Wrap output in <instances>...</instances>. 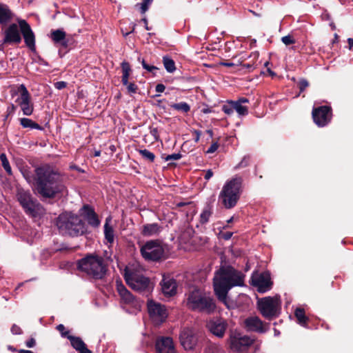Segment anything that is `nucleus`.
<instances>
[{
  "label": "nucleus",
  "mask_w": 353,
  "mask_h": 353,
  "mask_svg": "<svg viewBox=\"0 0 353 353\" xmlns=\"http://www.w3.org/2000/svg\"><path fill=\"white\" fill-rule=\"evenodd\" d=\"M35 189L44 199H54L65 190L61 174L49 165L35 169Z\"/></svg>",
  "instance_id": "obj_1"
},
{
  "label": "nucleus",
  "mask_w": 353,
  "mask_h": 353,
  "mask_svg": "<svg viewBox=\"0 0 353 353\" xmlns=\"http://www.w3.org/2000/svg\"><path fill=\"white\" fill-rule=\"evenodd\" d=\"M244 285L243 274L231 266H223L215 272L213 279L214 294L228 309L231 305L228 299L229 290L234 286Z\"/></svg>",
  "instance_id": "obj_2"
},
{
  "label": "nucleus",
  "mask_w": 353,
  "mask_h": 353,
  "mask_svg": "<svg viewBox=\"0 0 353 353\" xmlns=\"http://www.w3.org/2000/svg\"><path fill=\"white\" fill-rule=\"evenodd\" d=\"M19 26L10 24L4 31L3 43L8 44H19L21 42V33L24 42L31 50H35V36L30 26L25 20H19Z\"/></svg>",
  "instance_id": "obj_3"
},
{
  "label": "nucleus",
  "mask_w": 353,
  "mask_h": 353,
  "mask_svg": "<svg viewBox=\"0 0 353 353\" xmlns=\"http://www.w3.org/2000/svg\"><path fill=\"white\" fill-rule=\"evenodd\" d=\"M243 178L235 175L223 185L219 194V201L225 209L234 208L243 192Z\"/></svg>",
  "instance_id": "obj_4"
},
{
  "label": "nucleus",
  "mask_w": 353,
  "mask_h": 353,
  "mask_svg": "<svg viewBox=\"0 0 353 353\" xmlns=\"http://www.w3.org/2000/svg\"><path fill=\"white\" fill-rule=\"evenodd\" d=\"M185 305L192 311L208 314H212L216 307L213 298L198 289L186 294Z\"/></svg>",
  "instance_id": "obj_5"
},
{
  "label": "nucleus",
  "mask_w": 353,
  "mask_h": 353,
  "mask_svg": "<svg viewBox=\"0 0 353 353\" xmlns=\"http://www.w3.org/2000/svg\"><path fill=\"white\" fill-rule=\"evenodd\" d=\"M57 225L61 233L71 236L83 235L86 232L85 223L81 219L70 212L61 214L57 218Z\"/></svg>",
  "instance_id": "obj_6"
},
{
  "label": "nucleus",
  "mask_w": 353,
  "mask_h": 353,
  "mask_svg": "<svg viewBox=\"0 0 353 353\" xmlns=\"http://www.w3.org/2000/svg\"><path fill=\"white\" fill-rule=\"evenodd\" d=\"M78 269L95 279H102L106 272V267L102 257L92 255L79 261Z\"/></svg>",
  "instance_id": "obj_7"
},
{
  "label": "nucleus",
  "mask_w": 353,
  "mask_h": 353,
  "mask_svg": "<svg viewBox=\"0 0 353 353\" xmlns=\"http://www.w3.org/2000/svg\"><path fill=\"white\" fill-rule=\"evenodd\" d=\"M124 278L127 284L136 291L145 290L150 280L141 273L139 265H128L125 268Z\"/></svg>",
  "instance_id": "obj_8"
},
{
  "label": "nucleus",
  "mask_w": 353,
  "mask_h": 353,
  "mask_svg": "<svg viewBox=\"0 0 353 353\" xmlns=\"http://www.w3.org/2000/svg\"><path fill=\"white\" fill-rule=\"evenodd\" d=\"M17 197L26 213L30 216L37 217L44 213V209L41 204L33 198L29 192L19 191Z\"/></svg>",
  "instance_id": "obj_9"
},
{
  "label": "nucleus",
  "mask_w": 353,
  "mask_h": 353,
  "mask_svg": "<svg viewBox=\"0 0 353 353\" xmlns=\"http://www.w3.org/2000/svg\"><path fill=\"white\" fill-rule=\"evenodd\" d=\"M257 303L260 312L265 318L272 319L279 315L281 303L277 296L262 298Z\"/></svg>",
  "instance_id": "obj_10"
},
{
  "label": "nucleus",
  "mask_w": 353,
  "mask_h": 353,
  "mask_svg": "<svg viewBox=\"0 0 353 353\" xmlns=\"http://www.w3.org/2000/svg\"><path fill=\"white\" fill-rule=\"evenodd\" d=\"M141 253L145 260L157 261L163 258L164 249L159 240H150L141 248Z\"/></svg>",
  "instance_id": "obj_11"
},
{
  "label": "nucleus",
  "mask_w": 353,
  "mask_h": 353,
  "mask_svg": "<svg viewBox=\"0 0 353 353\" xmlns=\"http://www.w3.org/2000/svg\"><path fill=\"white\" fill-rule=\"evenodd\" d=\"M150 317L157 324L163 323L168 316L165 305L153 300H149L147 303Z\"/></svg>",
  "instance_id": "obj_12"
},
{
  "label": "nucleus",
  "mask_w": 353,
  "mask_h": 353,
  "mask_svg": "<svg viewBox=\"0 0 353 353\" xmlns=\"http://www.w3.org/2000/svg\"><path fill=\"white\" fill-rule=\"evenodd\" d=\"M254 342L250 337L237 332H232L230 336V347L236 352H243Z\"/></svg>",
  "instance_id": "obj_13"
},
{
  "label": "nucleus",
  "mask_w": 353,
  "mask_h": 353,
  "mask_svg": "<svg viewBox=\"0 0 353 353\" xmlns=\"http://www.w3.org/2000/svg\"><path fill=\"white\" fill-rule=\"evenodd\" d=\"M332 108L327 105H322L312 110L314 122L319 127L327 125L332 119Z\"/></svg>",
  "instance_id": "obj_14"
},
{
  "label": "nucleus",
  "mask_w": 353,
  "mask_h": 353,
  "mask_svg": "<svg viewBox=\"0 0 353 353\" xmlns=\"http://www.w3.org/2000/svg\"><path fill=\"white\" fill-rule=\"evenodd\" d=\"M252 285L257 288L258 292L264 293L272 288V283L270 274L263 272L252 275Z\"/></svg>",
  "instance_id": "obj_15"
},
{
  "label": "nucleus",
  "mask_w": 353,
  "mask_h": 353,
  "mask_svg": "<svg viewBox=\"0 0 353 353\" xmlns=\"http://www.w3.org/2000/svg\"><path fill=\"white\" fill-rule=\"evenodd\" d=\"M228 324L226 320L222 318L213 319L207 323V327L210 332L218 338H223Z\"/></svg>",
  "instance_id": "obj_16"
},
{
  "label": "nucleus",
  "mask_w": 353,
  "mask_h": 353,
  "mask_svg": "<svg viewBox=\"0 0 353 353\" xmlns=\"http://www.w3.org/2000/svg\"><path fill=\"white\" fill-rule=\"evenodd\" d=\"M179 339L181 345L186 350H192L197 342L194 332L190 328H183L181 331Z\"/></svg>",
  "instance_id": "obj_17"
},
{
  "label": "nucleus",
  "mask_w": 353,
  "mask_h": 353,
  "mask_svg": "<svg viewBox=\"0 0 353 353\" xmlns=\"http://www.w3.org/2000/svg\"><path fill=\"white\" fill-rule=\"evenodd\" d=\"M155 347L157 353H176L173 340L169 336L157 339Z\"/></svg>",
  "instance_id": "obj_18"
},
{
  "label": "nucleus",
  "mask_w": 353,
  "mask_h": 353,
  "mask_svg": "<svg viewBox=\"0 0 353 353\" xmlns=\"http://www.w3.org/2000/svg\"><path fill=\"white\" fill-rule=\"evenodd\" d=\"M117 290L120 296L121 301L128 305L137 306V301L132 294L128 291L121 281H117Z\"/></svg>",
  "instance_id": "obj_19"
},
{
  "label": "nucleus",
  "mask_w": 353,
  "mask_h": 353,
  "mask_svg": "<svg viewBox=\"0 0 353 353\" xmlns=\"http://www.w3.org/2000/svg\"><path fill=\"white\" fill-rule=\"evenodd\" d=\"M122 79L121 81L124 85L127 86V90L130 93H136L138 89L137 85L134 83H129L128 78L131 72L130 65L128 62L123 61L121 63Z\"/></svg>",
  "instance_id": "obj_20"
},
{
  "label": "nucleus",
  "mask_w": 353,
  "mask_h": 353,
  "mask_svg": "<svg viewBox=\"0 0 353 353\" xmlns=\"http://www.w3.org/2000/svg\"><path fill=\"white\" fill-rule=\"evenodd\" d=\"M245 325L248 330L252 332L263 333L267 330L263 323L256 316L250 317L245 319Z\"/></svg>",
  "instance_id": "obj_21"
},
{
  "label": "nucleus",
  "mask_w": 353,
  "mask_h": 353,
  "mask_svg": "<svg viewBox=\"0 0 353 353\" xmlns=\"http://www.w3.org/2000/svg\"><path fill=\"white\" fill-rule=\"evenodd\" d=\"M161 285L165 296H172L176 294L177 284L174 279L164 276L161 282Z\"/></svg>",
  "instance_id": "obj_22"
},
{
  "label": "nucleus",
  "mask_w": 353,
  "mask_h": 353,
  "mask_svg": "<svg viewBox=\"0 0 353 353\" xmlns=\"http://www.w3.org/2000/svg\"><path fill=\"white\" fill-rule=\"evenodd\" d=\"M81 212L88 224L93 227H98L99 225L100 221L98 216L91 207L85 205L81 209Z\"/></svg>",
  "instance_id": "obj_23"
},
{
  "label": "nucleus",
  "mask_w": 353,
  "mask_h": 353,
  "mask_svg": "<svg viewBox=\"0 0 353 353\" xmlns=\"http://www.w3.org/2000/svg\"><path fill=\"white\" fill-rule=\"evenodd\" d=\"M68 339L70 341L71 345L79 353H92L86 347L85 343L83 340L78 336H70Z\"/></svg>",
  "instance_id": "obj_24"
},
{
  "label": "nucleus",
  "mask_w": 353,
  "mask_h": 353,
  "mask_svg": "<svg viewBox=\"0 0 353 353\" xmlns=\"http://www.w3.org/2000/svg\"><path fill=\"white\" fill-rule=\"evenodd\" d=\"M66 33L61 29L53 30L50 32V38L54 43H59L63 47L68 46V41L65 39Z\"/></svg>",
  "instance_id": "obj_25"
},
{
  "label": "nucleus",
  "mask_w": 353,
  "mask_h": 353,
  "mask_svg": "<svg viewBox=\"0 0 353 353\" xmlns=\"http://www.w3.org/2000/svg\"><path fill=\"white\" fill-rule=\"evenodd\" d=\"M162 228L157 223L143 225L141 234L145 236H151L160 233Z\"/></svg>",
  "instance_id": "obj_26"
},
{
  "label": "nucleus",
  "mask_w": 353,
  "mask_h": 353,
  "mask_svg": "<svg viewBox=\"0 0 353 353\" xmlns=\"http://www.w3.org/2000/svg\"><path fill=\"white\" fill-rule=\"evenodd\" d=\"M12 19V12L6 4L0 3V24L8 23Z\"/></svg>",
  "instance_id": "obj_27"
},
{
  "label": "nucleus",
  "mask_w": 353,
  "mask_h": 353,
  "mask_svg": "<svg viewBox=\"0 0 353 353\" xmlns=\"http://www.w3.org/2000/svg\"><path fill=\"white\" fill-rule=\"evenodd\" d=\"M213 214V208L212 205H207L205 206L200 214L199 222L201 225L206 224L210 218L212 216Z\"/></svg>",
  "instance_id": "obj_28"
},
{
  "label": "nucleus",
  "mask_w": 353,
  "mask_h": 353,
  "mask_svg": "<svg viewBox=\"0 0 353 353\" xmlns=\"http://www.w3.org/2000/svg\"><path fill=\"white\" fill-rule=\"evenodd\" d=\"M18 92H20V97L17 99L19 105L25 102H30V95L25 85L21 84L18 88Z\"/></svg>",
  "instance_id": "obj_29"
},
{
  "label": "nucleus",
  "mask_w": 353,
  "mask_h": 353,
  "mask_svg": "<svg viewBox=\"0 0 353 353\" xmlns=\"http://www.w3.org/2000/svg\"><path fill=\"white\" fill-rule=\"evenodd\" d=\"M294 315L297 319L299 324L301 326L307 327L308 318L305 316V310L303 308L298 307L295 310Z\"/></svg>",
  "instance_id": "obj_30"
},
{
  "label": "nucleus",
  "mask_w": 353,
  "mask_h": 353,
  "mask_svg": "<svg viewBox=\"0 0 353 353\" xmlns=\"http://www.w3.org/2000/svg\"><path fill=\"white\" fill-rule=\"evenodd\" d=\"M108 219H107L104 225V235L107 242L111 245L114 242V234L112 227L108 223Z\"/></svg>",
  "instance_id": "obj_31"
},
{
  "label": "nucleus",
  "mask_w": 353,
  "mask_h": 353,
  "mask_svg": "<svg viewBox=\"0 0 353 353\" xmlns=\"http://www.w3.org/2000/svg\"><path fill=\"white\" fill-rule=\"evenodd\" d=\"M20 124L23 128H30L31 129L41 130V127L37 123L28 118H22L20 119Z\"/></svg>",
  "instance_id": "obj_32"
},
{
  "label": "nucleus",
  "mask_w": 353,
  "mask_h": 353,
  "mask_svg": "<svg viewBox=\"0 0 353 353\" xmlns=\"http://www.w3.org/2000/svg\"><path fill=\"white\" fill-rule=\"evenodd\" d=\"M170 108L172 109L177 110L179 112H181L183 113H187L190 110V106L186 102H180L178 103H172L170 105Z\"/></svg>",
  "instance_id": "obj_33"
},
{
  "label": "nucleus",
  "mask_w": 353,
  "mask_h": 353,
  "mask_svg": "<svg viewBox=\"0 0 353 353\" xmlns=\"http://www.w3.org/2000/svg\"><path fill=\"white\" fill-rule=\"evenodd\" d=\"M259 54L258 52H252L250 57L252 58V61L250 63H246L243 64V67L249 70H252L255 68L257 65L256 61L259 59Z\"/></svg>",
  "instance_id": "obj_34"
},
{
  "label": "nucleus",
  "mask_w": 353,
  "mask_h": 353,
  "mask_svg": "<svg viewBox=\"0 0 353 353\" xmlns=\"http://www.w3.org/2000/svg\"><path fill=\"white\" fill-rule=\"evenodd\" d=\"M231 104H234V110L239 114L240 116H245L248 114V108L245 105L240 104V103H237L234 101H231Z\"/></svg>",
  "instance_id": "obj_35"
},
{
  "label": "nucleus",
  "mask_w": 353,
  "mask_h": 353,
  "mask_svg": "<svg viewBox=\"0 0 353 353\" xmlns=\"http://www.w3.org/2000/svg\"><path fill=\"white\" fill-rule=\"evenodd\" d=\"M163 62L165 70L168 72L172 73L176 70L175 63L172 59L164 57L163 59Z\"/></svg>",
  "instance_id": "obj_36"
},
{
  "label": "nucleus",
  "mask_w": 353,
  "mask_h": 353,
  "mask_svg": "<svg viewBox=\"0 0 353 353\" xmlns=\"http://www.w3.org/2000/svg\"><path fill=\"white\" fill-rule=\"evenodd\" d=\"M137 152L139 153V154L146 161L152 163L154 161L155 159V155L152 152L149 151L146 149H139L137 150Z\"/></svg>",
  "instance_id": "obj_37"
},
{
  "label": "nucleus",
  "mask_w": 353,
  "mask_h": 353,
  "mask_svg": "<svg viewBox=\"0 0 353 353\" xmlns=\"http://www.w3.org/2000/svg\"><path fill=\"white\" fill-rule=\"evenodd\" d=\"M0 161L1 162L3 168H4L7 174L8 175H12V168L5 153H1L0 154Z\"/></svg>",
  "instance_id": "obj_38"
},
{
  "label": "nucleus",
  "mask_w": 353,
  "mask_h": 353,
  "mask_svg": "<svg viewBox=\"0 0 353 353\" xmlns=\"http://www.w3.org/2000/svg\"><path fill=\"white\" fill-rule=\"evenodd\" d=\"M23 114L30 116L33 112V105L30 102H25L19 104Z\"/></svg>",
  "instance_id": "obj_39"
},
{
  "label": "nucleus",
  "mask_w": 353,
  "mask_h": 353,
  "mask_svg": "<svg viewBox=\"0 0 353 353\" xmlns=\"http://www.w3.org/2000/svg\"><path fill=\"white\" fill-rule=\"evenodd\" d=\"M234 104H231V101H228L227 104L223 105L222 107V110L226 114L230 115L233 113L234 110Z\"/></svg>",
  "instance_id": "obj_40"
},
{
  "label": "nucleus",
  "mask_w": 353,
  "mask_h": 353,
  "mask_svg": "<svg viewBox=\"0 0 353 353\" xmlns=\"http://www.w3.org/2000/svg\"><path fill=\"white\" fill-rule=\"evenodd\" d=\"M281 41L285 45L289 46L291 44H294L296 43V40L294 39V37L290 35H286L281 38Z\"/></svg>",
  "instance_id": "obj_41"
},
{
  "label": "nucleus",
  "mask_w": 353,
  "mask_h": 353,
  "mask_svg": "<svg viewBox=\"0 0 353 353\" xmlns=\"http://www.w3.org/2000/svg\"><path fill=\"white\" fill-rule=\"evenodd\" d=\"M152 1L153 0H143L141 1V3H140V9L141 13L143 14L148 10L150 5L152 3Z\"/></svg>",
  "instance_id": "obj_42"
},
{
  "label": "nucleus",
  "mask_w": 353,
  "mask_h": 353,
  "mask_svg": "<svg viewBox=\"0 0 353 353\" xmlns=\"http://www.w3.org/2000/svg\"><path fill=\"white\" fill-rule=\"evenodd\" d=\"M57 330L60 332L62 337L67 338L70 336L69 331L66 330L65 326L63 324H59L57 326Z\"/></svg>",
  "instance_id": "obj_43"
},
{
  "label": "nucleus",
  "mask_w": 353,
  "mask_h": 353,
  "mask_svg": "<svg viewBox=\"0 0 353 353\" xmlns=\"http://www.w3.org/2000/svg\"><path fill=\"white\" fill-rule=\"evenodd\" d=\"M309 85V83L305 79H301L299 82V88L300 90V92H303L306 88H307Z\"/></svg>",
  "instance_id": "obj_44"
},
{
  "label": "nucleus",
  "mask_w": 353,
  "mask_h": 353,
  "mask_svg": "<svg viewBox=\"0 0 353 353\" xmlns=\"http://www.w3.org/2000/svg\"><path fill=\"white\" fill-rule=\"evenodd\" d=\"M181 158V154L180 153H176V154H170V155H168L165 157V160L166 161L179 160Z\"/></svg>",
  "instance_id": "obj_45"
},
{
  "label": "nucleus",
  "mask_w": 353,
  "mask_h": 353,
  "mask_svg": "<svg viewBox=\"0 0 353 353\" xmlns=\"http://www.w3.org/2000/svg\"><path fill=\"white\" fill-rule=\"evenodd\" d=\"M150 132L155 141L159 140V130L157 128H150Z\"/></svg>",
  "instance_id": "obj_46"
},
{
  "label": "nucleus",
  "mask_w": 353,
  "mask_h": 353,
  "mask_svg": "<svg viewBox=\"0 0 353 353\" xmlns=\"http://www.w3.org/2000/svg\"><path fill=\"white\" fill-rule=\"evenodd\" d=\"M54 85L57 90H62L67 86V83L63 81H57L54 83Z\"/></svg>",
  "instance_id": "obj_47"
},
{
  "label": "nucleus",
  "mask_w": 353,
  "mask_h": 353,
  "mask_svg": "<svg viewBox=\"0 0 353 353\" xmlns=\"http://www.w3.org/2000/svg\"><path fill=\"white\" fill-rule=\"evenodd\" d=\"M249 158L244 157L242 161L235 167L236 169L245 167L248 165Z\"/></svg>",
  "instance_id": "obj_48"
},
{
  "label": "nucleus",
  "mask_w": 353,
  "mask_h": 353,
  "mask_svg": "<svg viewBox=\"0 0 353 353\" xmlns=\"http://www.w3.org/2000/svg\"><path fill=\"white\" fill-rule=\"evenodd\" d=\"M11 332L13 334H21L22 333L21 327L15 324L12 326Z\"/></svg>",
  "instance_id": "obj_49"
},
{
  "label": "nucleus",
  "mask_w": 353,
  "mask_h": 353,
  "mask_svg": "<svg viewBox=\"0 0 353 353\" xmlns=\"http://www.w3.org/2000/svg\"><path fill=\"white\" fill-rule=\"evenodd\" d=\"M219 148V144L217 142L213 143L210 147L208 149L207 153L211 154L214 152Z\"/></svg>",
  "instance_id": "obj_50"
},
{
  "label": "nucleus",
  "mask_w": 353,
  "mask_h": 353,
  "mask_svg": "<svg viewBox=\"0 0 353 353\" xmlns=\"http://www.w3.org/2000/svg\"><path fill=\"white\" fill-rule=\"evenodd\" d=\"M23 176L25 177V179L30 182L31 181V174L30 172L27 170H24L21 171Z\"/></svg>",
  "instance_id": "obj_51"
},
{
  "label": "nucleus",
  "mask_w": 353,
  "mask_h": 353,
  "mask_svg": "<svg viewBox=\"0 0 353 353\" xmlns=\"http://www.w3.org/2000/svg\"><path fill=\"white\" fill-rule=\"evenodd\" d=\"M165 89V85L161 83L157 84L155 87V90L157 92H164Z\"/></svg>",
  "instance_id": "obj_52"
},
{
  "label": "nucleus",
  "mask_w": 353,
  "mask_h": 353,
  "mask_svg": "<svg viewBox=\"0 0 353 353\" xmlns=\"http://www.w3.org/2000/svg\"><path fill=\"white\" fill-rule=\"evenodd\" d=\"M193 134L195 135V137H194V141L196 143L199 142V139H200V137L201 135V132L199 131V130H194L193 131Z\"/></svg>",
  "instance_id": "obj_53"
},
{
  "label": "nucleus",
  "mask_w": 353,
  "mask_h": 353,
  "mask_svg": "<svg viewBox=\"0 0 353 353\" xmlns=\"http://www.w3.org/2000/svg\"><path fill=\"white\" fill-rule=\"evenodd\" d=\"M213 176V172L212 170H208L205 171L204 179L208 181Z\"/></svg>",
  "instance_id": "obj_54"
},
{
  "label": "nucleus",
  "mask_w": 353,
  "mask_h": 353,
  "mask_svg": "<svg viewBox=\"0 0 353 353\" xmlns=\"http://www.w3.org/2000/svg\"><path fill=\"white\" fill-rule=\"evenodd\" d=\"M237 103H240V104L243 105L244 103H248L249 100L247 98L241 97L239 98L237 101H235Z\"/></svg>",
  "instance_id": "obj_55"
},
{
  "label": "nucleus",
  "mask_w": 353,
  "mask_h": 353,
  "mask_svg": "<svg viewBox=\"0 0 353 353\" xmlns=\"http://www.w3.org/2000/svg\"><path fill=\"white\" fill-rule=\"evenodd\" d=\"M35 345V341L34 339H30L26 342V346L28 347H32Z\"/></svg>",
  "instance_id": "obj_56"
},
{
  "label": "nucleus",
  "mask_w": 353,
  "mask_h": 353,
  "mask_svg": "<svg viewBox=\"0 0 353 353\" xmlns=\"http://www.w3.org/2000/svg\"><path fill=\"white\" fill-rule=\"evenodd\" d=\"M232 233L230 232H227L223 234V238L225 240H229L232 237Z\"/></svg>",
  "instance_id": "obj_57"
},
{
  "label": "nucleus",
  "mask_w": 353,
  "mask_h": 353,
  "mask_svg": "<svg viewBox=\"0 0 353 353\" xmlns=\"http://www.w3.org/2000/svg\"><path fill=\"white\" fill-rule=\"evenodd\" d=\"M145 69L149 72H153L154 70H157V68L154 65H149L148 64Z\"/></svg>",
  "instance_id": "obj_58"
},
{
  "label": "nucleus",
  "mask_w": 353,
  "mask_h": 353,
  "mask_svg": "<svg viewBox=\"0 0 353 353\" xmlns=\"http://www.w3.org/2000/svg\"><path fill=\"white\" fill-rule=\"evenodd\" d=\"M220 64L226 67H232L234 65V64L232 62H221Z\"/></svg>",
  "instance_id": "obj_59"
},
{
  "label": "nucleus",
  "mask_w": 353,
  "mask_h": 353,
  "mask_svg": "<svg viewBox=\"0 0 353 353\" xmlns=\"http://www.w3.org/2000/svg\"><path fill=\"white\" fill-rule=\"evenodd\" d=\"M347 43L349 44V48L352 49L353 48V38H349L347 39Z\"/></svg>",
  "instance_id": "obj_60"
},
{
  "label": "nucleus",
  "mask_w": 353,
  "mask_h": 353,
  "mask_svg": "<svg viewBox=\"0 0 353 353\" xmlns=\"http://www.w3.org/2000/svg\"><path fill=\"white\" fill-rule=\"evenodd\" d=\"M6 44H8V43H3V40L2 43H0V51H4Z\"/></svg>",
  "instance_id": "obj_61"
},
{
  "label": "nucleus",
  "mask_w": 353,
  "mask_h": 353,
  "mask_svg": "<svg viewBox=\"0 0 353 353\" xmlns=\"http://www.w3.org/2000/svg\"><path fill=\"white\" fill-rule=\"evenodd\" d=\"M19 353H33L30 350H21Z\"/></svg>",
  "instance_id": "obj_62"
},
{
  "label": "nucleus",
  "mask_w": 353,
  "mask_h": 353,
  "mask_svg": "<svg viewBox=\"0 0 353 353\" xmlns=\"http://www.w3.org/2000/svg\"><path fill=\"white\" fill-rule=\"evenodd\" d=\"M143 22H144V23H145V28H146V30H150V29H149V28H148V21H147V19H143Z\"/></svg>",
  "instance_id": "obj_63"
},
{
  "label": "nucleus",
  "mask_w": 353,
  "mask_h": 353,
  "mask_svg": "<svg viewBox=\"0 0 353 353\" xmlns=\"http://www.w3.org/2000/svg\"><path fill=\"white\" fill-rule=\"evenodd\" d=\"M100 154H101V151H99V150H96L94 154V157H99Z\"/></svg>",
  "instance_id": "obj_64"
}]
</instances>
